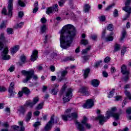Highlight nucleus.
<instances>
[{
    "label": "nucleus",
    "mask_w": 131,
    "mask_h": 131,
    "mask_svg": "<svg viewBox=\"0 0 131 131\" xmlns=\"http://www.w3.org/2000/svg\"><path fill=\"white\" fill-rule=\"evenodd\" d=\"M76 36V29L74 25L68 24L65 25L60 31V47L66 50L71 47L73 39Z\"/></svg>",
    "instance_id": "nucleus-1"
},
{
    "label": "nucleus",
    "mask_w": 131,
    "mask_h": 131,
    "mask_svg": "<svg viewBox=\"0 0 131 131\" xmlns=\"http://www.w3.org/2000/svg\"><path fill=\"white\" fill-rule=\"evenodd\" d=\"M116 111H117V107H111V110H108L106 112L105 117L102 115H100L96 118V120L99 121L100 124H104V122H106L107 120L109 119L111 117H114L116 120H118V119H119V117L122 114V110L120 109L118 113H114L115 112H116Z\"/></svg>",
    "instance_id": "nucleus-2"
},
{
    "label": "nucleus",
    "mask_w": 131,
    "mask_h": 131,
    "mask_svg": "<svg viewBox=\"0 0 131 131\" xmlns=\"http://www.w3.org/2000/svg\"><path fill=\"white\" fill-rule=\"evenodd\" d=\"M21 73L23 75L26 76V78L23 80L24 83H27L29 80L32 78V76L33 79H35V80H37V78H38L36 75H34V70H31L30 71L23 70L21 71Z\"/></svg>",
    "instance_id": "nucleus-3"
},
{
    "label": "nucleus",
    "mask_w": 131,
    "mask_h": 131,
    "mask_svg": "<svg viewBox=\"0 0 131 131\" xmlns=\"http://www.w3.org/2000/svg\"><path fill=\"white\" fill-rule=\"evenodd\" d=\"M70 112H71V110L67 109L64 113V115H61L62 119L64 121H67V120H72V119H76L77 118V113H73L69 114Z\"/></svg>",
    "instance_id": "nucleus-4"
},
{
    "label": "nucleus",
    "mask_w": 131,
    "mask_h": 131,
    "mask_svg": "<svg viewBox=\"0 0 131 131\" xmlns=\"http://www.w3.org/2000/svg\"><path fill=\"white\" fill-rule=\"evenodd\" d=\"M14 0H9L8 1V6L7 7L8 12H7V9L6 7H4L2 10V13L3 15H5L8 16L10 18H12V16H13V2Z\"/></svg>",
    "instance_id": "nucleus-5"
},
{
    "label": "nucleus",
    "mask_w": 131,
    "mask_h": 131,
    "mask_svg": "<svg viewBox=\"0 0 131 131\" xmlns=\"http://www.w3.org/2000/svg\"><path fill=\"white\" fill-rule=\"evenodd\" d=\"M54 118H55L54 115H53L51 117L50 120L47 123V124L45 127V130L46 131L51 130L52 128V126L54 125V123H58V121H59V118H58V117H56V120L55 121H54Z\"/></svg>",
    "instance_id": "nucleus-6"
},
{
    "label": "nucleus",
    "mask_w": 131,
    "mask_h": 131,
    "mask_svg": "<svg viewBox=\"0 0 131 131\" xmlns=\"http://www.w3.org/2000/svg\"><path fill=\"white\" fill-rule=\"evenodd\" d=\"M121 72L123 75H124L123 78V80L125 81L128 80V78L129 77V75L130 74V72H129V70H128L126 68V66L125 64H123L121 67Z\"/></svg>",
    "instance_id": "nucleus-7"
},
{
    "label": "nucleus",
    "mask_w": 131,
    "mask_h": 131,
    "mask_svg": "<svg viewBox=\"0 0 131 131\" xmlns=\"http://www.w3.org/2000/svg\"><path fill=\"white\" fill-rule=\"evenodd\" d=\"M86 121H88V118L84 116L83 119L81 121L82 124L78 122H76L75 124L77 129H78L79 131H85V128L83 127V124L85 125V123H87Z\"/></svg>",
    "instance_id": "nucleus-8"
},
{
    "label": "nucleus",
    "mask_w": 131,
    "mask_h": 131,
    "mask_svg": "<svg viewBox=\"0 0 131 131\" xmlns=\"http://www.w3.org/2000/svg\"><path fill=\"white\" fill-rule=\"evenodd\" d=\"M72 92H73V90L72 89H68L66 92V94L64 95L63 98L64 103H67L70 101V99L72 98Z\"/></svg>",
    "instance_id": "nucleus-9"
},
{
    "label": "nucleus",
    "mask_w": 131,
    "mask_h": 131,
    "mask_svg": "<svg viewBox=\"0 0 131 131\" xmlns=\"http://www.w3.org/2000/svg\"><path fill=\"white\" fill-rule=\"evenodd\" d=\"M67 73H68L67 70L59 71L57 73V79L59 81H62V80H64V79H65V76L67 75Z\"/></svg>",
    "instance_id": "nucleus-10"
},
{
    "label": "nucleus",
    "mask_w": 131,
    "mask_h": 131,
    "mask_svg": "<svg viewBox=\"0 0 131 131\" xmlns=\"http://www.w3.org/2000/svg\"><path fill=\"white\" fill-rule=\"evenodd\" d=\"M8 53L9 49H8V48H5L1 54L2 60H10V59H11V56L8 55Z\"/></svg>",
    "instance_id": "nucleus-11"
},
{
    "label": "nucleus",
    "mask_w": 131,
    "mask_h": 131,
    "mask_svg": "<svg viewBox=\"0 0 131 131\" xmlns=\"http://www.w3.org/2000/svg\"><path fill=\"white\" fill-rule=\"evenodd\" d=\"M58 4H55L54 6L48 8L47 9L46 13L47 14V15H50V14H53V13H56V12H58Z\"/></svg>",
    "instance_id": "nucleus-12"
},
{
    "label": "nucleus",
    "mask_w": 131,
    "mask_h": 131,
    "mask_svg": "<svg viewBox=\"0 0 131 131\" xmlns=\"http://www.w3.org/2000/svg\"><path fill=\"white\" fill-rule=\"evenodd\" d=\"M94 100L93 99H89L86 101V103L82 106L83 107L86 109H90L94 106Z\"/></svg>",
    "instance_id": "nucleus-13"
},
{
    "label": "nucleus",
    "mask_w": 131,
    "mask_h": 131,
    "mask_svg": "<svg viewBox=\"0 0 131 131\" xmlns=\"http://www.w3.org/2000/svg\"><path fill=\"white\" fill-rule=\"evenodd\" d=\"M131 0H127L125 2V7L123 8V11L127 12V13H131V7H129L130 5Z\"/></svg>",
    "instance_id": "nucleus-14"
},
{
    "label": "nucleus",
    "mask_w": 131,
    "mask_h": 131,
    "mask_svg": "<svg viewBox=\"0 0 131 131\" xmlns=\"http://www.w3.org/2000/svg\"><path fill=\"white\" fill-rule=\"evenodd\" d=\"M88 90H89L88 87L83 86L80 89L79 92L83 94L84 96L88 97V96H90V92L88 91Z\"/></svg>",
    "instance_id": "nucleus-15"
},
{
    "label": "nucleus",
    "mask_w": 131,
    "mask_h": 131,
    "mask_svg": "<svg viewBox=\"0 0 131 131\" xmlns=\"http://www.w3.org/2000/svg\"><path fill=\"white\" fill-rule=\"evenodd\" d=\"M38 54V51L37 50H34L32 52V54L31 56V61L32 62H34V61L36 60L38 58L37 55Z\"/></svg>",
    "instance_id": "nucleus-16"
},
{
    "label": "nucleus",
    "mask_w": 131,
    "mask_h": 131,
    "mask_svg": "<svg viewBox=\"0 0 131 131\" xmlns=\"http://www.w3.org/2000/svg\"><path fill=\"white\" fill-rule=\"evenodd\" d=\"M91 83L94 88H98L100 85V81L98 79H94L91 80Z\"/></svg>",
    "instance_id": "nucleus-17"
},
{
    "label": "nucleus",
    "mask_w": 131,
    "mask_h": 131,
    "mask_svg": "<svg viewBox=\"0 0 131 131\" xmlns=\"http://www.w3.org/2000/svg\"><path fill=\"white\" fill-rule=\"evenodd\" d=\"M55 88L51 90L52 95H57L59 90L58 89V87L59 86V84H55Z\"/></svg>",
    "instance_id": "nucleus-18"
},
{
    "label": "nucleus",
    "mask_w": 131,
    "mask_h": 131,
    "mask_svg": "<svg viewBox=\"0 0 131 131\" xmlns=\"http://www.w3.org/2000/svg\"><path fill=\"white\" fill-rule=\"evenodd\" d=\"M8 92L9 93V98H12V97L16 95V93L14 91V88L13 87H9Z\"/></svg>",
    "instance_id": "nucleus-19"
},
{
    "label": "nucleus",
    "mask_w": 131,
    "mask_h": 131,
    "mask_svg": "<svg viewBox=\"0 0 131 131\" xmlns=\"http://www.w3.org/2000/svg\"><path fill=\"white\" fill-rule=\"evenodd\" d=\"M91 10V5L89 4H85L83 6V11L84 13H89Z\"/></svg>",
    "instance_id": "nucleus-20"
},
{
    "label": "nucleus",
    "mask_w": 131,
    "mask_h": 131,
    "mask_svg": "<svg viewBox=\"0 0 131 131\" xmlns=\"http://www.w3.org/2000/svg\"><path fill=\"white\" fill-rule=\"evenodd\" d=\"M20 49V46L16 45L14 47H13L11 50V54L14 55V54H16L19 49Z\"/></svg>",
    "instance_id": "nucleus-21"
},
{
    "label": "nucleus",
    "mask_w": 131,
    "mask_h": 131,
    "mask_svg": "<svg viewBox=\"0 0 131 131\" xmlns=\"http://www.w3.org/2000/svg\"><path fill=\"white\" fill-rule=\"evenodd\" d=\"M83 76H84V78H86L88 77V76H89V74H90V72H91V69H86L84 70H83Z\"/></svg>",
    "instance_id": "nucleus-22"
},
{
    "label": "nucleus",
    "mask_w": 131,
    "mask_h": 131,
    "mask_svg": "<svg viewBox=\"0 0 131 131\" xmlns=\"http://www.w3.org/2000/svg\"><path fill=\"white\" fill-rule=\"evenodd\" d=\"M22 91L26 96H28L30 94V90L27 87L23 88Z\"/></svg>",
    "instance_id": "nucleus-23"
},
{
    "label": "nucleus",
    "mask_w": 131,
    "mask_h": 131,
    "mask_svg": "<svg viewBox=\"0 0 131 131\" xmlns=\"http://www.w3.org/2000/svg\"><path fill=\"white\" fill-rule=\"evenodd\" d=\"M34 8L33 10V14H35V13H36L38 11V2L37 1H36L34 4Z\"/></svg>",
    "instance_id": "nucleus-24"
},
{
    "label": "nucleus",
    "mask_w": 131,
    "mask_h": 131,
    "mask_svg": "<svg viewBox=\"0 0 131 131\" xmlns=\"http://www.w3.org/2000/svg\"><path fill=\"white\" fill-rule=\"evenodd\" d=\"M35 105L32 101H27L25 104V106H27L28 107H30V108H32L33 106Z\"/></svg>",
    "instance_id": "nucleus-25"
},
{
    "label": "nucleus",
    "mask_w": 131,
    "mask_h": 131,
    "mask_svg": "<svg viewBox=\"0 0 131 131\" xmlns=\"http://www.w3.org/2000/svg\"><path fill=\"white\" fill-rule=\"evenodd\" d=\"M18 111H19V114H24L26 112V108L23 106H20Z\"/></svg>",
    "instance_id": "nucleus-26"
},
{
    "label": "nucleus",
    "mask_w": 131,
    "mask_h": 131,
    "mask_svg": "<svg viewBox=\"0 0 131 131\" xmlns=\"http://www.w3.org/2000/svg\"><path fill=\"white\" fill-rule=\"evenodd\" d=\"M31 116H32V113L31 112L28 113L26 118V121H29L31 119Z\"/></svg>",
    "instance_id": "nucleus-27"
},
{
    "label": "nucleus",
    "mask_w": 131,
    "mask_h": 131,
    "mask_svg": "<svg viewBox=\"0 0 131 131\" xmlns=\"http://www.w3.org/2000/svg\"><path fill=\"white\" fill-rule=\"evenodd\" d=\"M23 25H24V23L21 22L20 23L14 26V28H15V29H18V28H21Z\"/></svg>",
    "instance_id": "nucleus-28"
},
{
    "label": "nucleus",
    "mask_w": 131,
    "mask_h": 131,
    "mask_svg": "<svg viewBox=\"0 0 131 131\" xmlns=\"http://www.w3.org/2000/svg\"><path fill=\"white\" fill-rule=\"evenodd\" d=\"M40 124H41L40 122H36L34 123V124L33 125V126L35 127V129H34L35 131H36V129H37V126H39Z\"/></svg>",
    "instance_id": "nucleus-29"
},
{
    "label": "nucleus",
    "mask_w": 131,
    "mask_h": 131,
    "mask_svg": "<svg viewBox=\"0 0 131 131\" xmlns=\"http://www.w3.org/2000/svg\"><path fill=\"white\" fill-rule=\"evenodd\" d=\"M83 59L82 63H85L90 59V55L84 56L82 57Z\"/></svg>",
    "instance_id": "nucleus-30"
},
{
    "label": "nucleus",
    "mask_w": 131,
    "mask_h": 131,
    "mask_svg": "<svg viewBox=\"0 0 131 131\" xmlns=\"http://www.w3.org/2000/svg\"><path fill=\"white\" fill-rule=\"evenodd\" d=\"M81 45H83V46H86L89 43V40L87 39H82L80 41Z\"/></svg>",
    "instance_id": "nucleus-31"
},
{
    "label": "nucleus",
    "mask_w": 131,
    "mask_h": 131,
    "mask_svg": "<svg viewBox=\"0 0 131 131\" xmlns=\"http://www.w3.org/2000/svg\"><path fill=\"white\" fill-rule=\"evenodd\" d=\"M125 35H126V32L125 31H123L122 32V36L120 39V41H122V40L124 39V37H125Z\"/></svg>",
    "instance_id": "nucleus-32"
},
{
    "label": "nucleus",
    "mask_w": 131,
    "mask_h": 131,
    "mask_svg": "<svg viewBox=\"0 0 131 131\" xmlns=\"http://www.w3.org/2000/svg\"><path fill=\"white\" fill-rule=\"evenodd\" d=\"M7 32L8 34H13L14 33V30L12 28H8L7 29Z\"/></svg>",
    "instance_id": "nucleus-33"
},
{
    "label": "nucleus",
    "mask_w": 131,
    "mask_h": 131,
    "mask_svg": "<svg viewBox=\"0 0 131 131\" xmlns=\"http://www.w3.org/2000/svg\"><path fill=\"white\" fill-rule=\"evenodd\" d=\"M120 49V45L118 44H116L115 46V48L114 49V52H117V51H119Z\"/></svg>",
    "instance_id": "nucleus-34"
},
{
    "label": "nucleus",
    "mask_w": 131,
    "mask_h": 131,
    "mask_svg": "<svg viewBox=\"0 0 131 131\" xmlns=\"http://www.w3.org/2000/svg\"><path fill=\"white\" fill-rule=\"evenodd\" d=\"M114 93H115V89H113L110 92V94L108 95V98H112V97H113V95H114Z\"/></svg>",
    "instance_id": "nucleus-35"
},
{
    "label": "nucleus",
    "mask_w": 131,
    "mask_h": 131,
    "mask_svg": "<svg viewBox=\"0 0 131 131\" xmlns=\"http://www.w3.org/2000/svg\"><path fill=\"white\" fill-rule=\"evenodd\" d=\"M42 106H43V102H41V103H39L36 106L37 110H40V109H42Z\"/></svg>",
    "instance_id": "nucleus-36"
},
{
    "label": "nucleus",
    "mask_w": 131,
    "mask_h": 131,
    "mask_svg": "<svg viewBox=\"0 0 131 131\" xmlns=\"http://www.w3.org/2000/svg\"><path fill=\"white\" fill-rule=\"evenodd\" d=\"M91 50V47H88L86 48L85 49H84L82 51V54H87L88 52Z\"/></svg>",
    "instance_id": "nucleus-37"
},
{
    "label": "nucleus",
    "mask_w": 131,
    "mask_h": 131,
    "mask_svg": "<svg viewBox=\"0 0 131 131\" xmlns=\"http://www.w3.org/2000/svg\"><path fill=\"white\" fill-rule=\"evenodd\" d=\"M113 37L111 36H107V37L105 38L106 41H112L113 40Z\"/></svg>",
    "instance_id": "nucleus-38"
},
{
    "label": "nucleus",
    "mask_w": 131,
    "mask_h": 131,
    "mask_svg": "<svg viewBox=\"0 0 131 131\" xmlns=\"http://www.w3.org/2000/svg\"><path fill=\"white\" fill-rule=\"evenodd\" d=\"M47 30V27H46V25H43L42 27H41V33H43L46 32V31Z\"/></svg>",
    "instance_id": "nucleus-39"
},
{
    "label": "nucleus",
    "mask_w": 131,
    "mask_h": 131,
    "mask_svg": "<svg viewBox=\"0 0 131 131\" xmlns=\"http://www.w3.org/2000/svg\"><path fill=\"white\" fill-rule=\"evenodd\" d=\"M64 4H65V0H60V1L58 2L59 7H63Z\"/></svg>",
    "instance_id": "nucleus-40"
},
{
    "label": "nucleus",
    "mask_w": 131,
    "mask_h": 131,
    "mask_svg": "<svg viewBox=\"0 0 131 131\" xmlns=\"http://www.w3.org/2000/svg\"><path fill=\"white\" fill-rule=\"evenodd\" d=\"M20 61L23 63H25V61H26V57L25 56H24V55H22L20 57Z\"/></svg>",
    "instance_id": "nucleus-41"
},
{
    "label": "nucleus",
    "mask_w": 131,
    "mask_h": 131,
    "mask_svg": "<svg viewBox=\"0 0 131 131\" xmlns=\"http://www.w3.org/2000/svg\"><path fill=\"white\" fill-rule=\"evenodd\" d=\"M39 101L38 97H35L33 99V102L35 105Z\"/></svg>",
    "instance_id": "nucleus-42"
},
{
    "label": "nucleus",
    "mask_w": 131,
    "mask_h": 131,
    "mask_svg": "<svg viewBox=\"0 0 131 131\" xmlns=\"http://www.w3.org/2000/svg\"><path fill=\"white\" fill-rule=\"evenodd\" d=\"M113 7H114V4L110 5L109 6H108L105 9V11H110V10H111V9H112L113 8Z\"/></svg>",
    "instance_id": "nucleus-43"
},
{
    "label": "nucleus",
    "mask_w": 131,
    "mask_h": 131,
    "mask_svg": "<svg viewBox=\"0 0 131 131\" xmlns=\"http://www.w3.org/2000/svg\"><path fill=\"white\" fill-rule=\"evenodd\" d=\"M18 4L20 7H25V3L21 0H18Z\"/></svg>",
    "instance_id": "nucleus-44"
},
{
    "label": "nucleus",
    "mask_w": 131,
    "mask_h": 131,
    "mask_svg": "<svg viewBox=\"0 0 131 131\" xmlns=\"http://www.w3.org/2000/svg\"><path fill=\"white\" fill-rule=\"evenodd\" d=\"M100 21H101L102 22H104L106 20V17H105L104 15H102L98 17Z\"/></svg>",
    "instance_id": "nucleus-45"
},
{
    "label": "nucleus",
    "mask_w": 131,
    "mask_h": 131,
    "mask_svg": "<svg viewBox=\"0 0 131 131\" xmlns=\"http://www.w3.org/2000/svg\"><path fill=\"white\" fill-rule=\"evenodd\" d=\"M126 113L128 115H130V114H131V107H127L126 109Z\"/></svg>",
    "instance_id": "nucleus-46"
},
{
    "label": "nucleus",
    "mask_w": 131,
    "mask_h": 131,
    "mask_svg": "<svg viewBox=\"0 0 131 131\" xmlns=\"http://www.w3.org/2000/svg\"><path fill=\"white\" fill-rule=\"evenodd\" d=\"M107 29V30H110V31H112L113 30V25L112 24L108 25Z\"/></svg>",
    "instance_id": "nucleus-47"
},
{
    "label": "nucleus",
    "mask_w": 131,
    "mask_h": 131,
    "mask_svg": "<svg viewBox=\"0 0 131 131\" xmlns=\"http://www.w3.org/2000/svg\"><path fill=\"white\" fill-rule=\"evenodd\" d=\"M111 60V58H110V57L107 56L104 58V63H109Z\"/></svg>",
    "instance_id": "nucleus-48"
},
{
    "label": "nucleus",
    "mask_w": 131,
    "mask_h": 131,
    "mask_svg": "<svg viewBox=\"0 0 131 131\" xmlns=\"http://www.w3.org/2000/svg\"><path fill=\"white\" fill-rule=\"evenodd\" d=\"M114 17H118V10L117 9H115L113 13Z\"/></svg>",
    "instance_id": "nucleus-49"
},
{
    "label": "nucleus",
    "mask_w": 131,
    "mask_h": 131,
    "mask_svg": "<svg viewBox=\"0 0 131 131\" xmlns=\"http://www.w3.org/2000/svg\"><path fill=\"white\" fill-rule=\"evenodd\" d=\"M6 24L5 22L3 21L0 25V29H4V28H6Z\"/></svg>",
    "instance_id": "nucleus-50"
},
{
    "label": "nucleus",
    "mask_w": 131,
    "mask_h": 131,
    "mask_svg": "<svg viewBox=\"0 0 131 131\" xmlns=\"http://www.w3.org/2000/svg\"><path fill=\"white\" fill-rule=\"evenodd\" d=\"M64 61H74V58L72 57H68L64 59Z\"/></svg>",
    "instance_id": "nucleus-51"
},
{
    "label": "nucleus",
    "mask_w": 131,
    "mask_h": 131,
    "mask_svg": "<svg viewBox=\"0 0 131 131\" xmlns=\"http://www.w3.org/2000/svg\"><path fill=\"white\" fill-rule=\"evenodd\" d=\"M23 16H24V12H23V11H20L18 12L19 18H22Z\"/></svg>",
    "instance_id": "nucleus-52"
},
{
    "label": "nucleus",
    "mask_w": 131,
    "mask_h": 131,
    "mask_svg": "<svg viewBox=\"0 0 131 131\" xmlns=\"http://www.w3.org/2000/svg\"><path fill=\"white\" fill-rule=\"evenodd\" d=\"M102 62H103V61L102 60H100L99 61L96 62L95 64V67H99V66H100V64H101V63H102Z\"/></svg>",
    "instance_id": "nucleus-53"
},
{
    "label": "nucleus",
    "mask_w": 131,
    "mask_h": 131,
    "mask_svg": "<svg viewBox=\"0 0 131 131\" xmlns=\"http://www.w3.org/2000/svg\"><path fill=\"white\" fill-rule=\"evenodd\" d=\"M11 127H12V128L14 129V130H18V129H19V128H20V127L19 126H17V125H13L11 126Z\"/></svg>",
    "instance_id": "nucleus-54"
},
{
    "label": "nucleus",
    "mask_w": 131,
    "mask_h": 131,
    "mask_svg": "<svg viewBox=\"0 0 131 131\" xmlns=\"http://www.w3.org/2000/svg\"><path fill=\"white\" fill-rule=\"evenodd\" d=\"M111 72L112 74L116 72V69H115V67H111Z\"/></svg>",
    "instance_id": "nucleus-55"
},
{
    "label": "nucleus",
    "mask_w": 131,
    "mask_h": 131,
    "mask_svg": "<svg viewBox=\"0 0 131 131\" xmlns=\"http://www.w3.org/2000/svg\"><path fill=\"white\" fill-rule=\"evenodd\" d=\"M125 95H126V96H127V97H128V98H129L130 96V93L128 91H127V90H125L124 92Z\"/></svg>",
    "instance_id": "nucleus-56"
},
{
    "label": "nucleus",
    "mask_w": 131,
    "mask_h": 131,
    "mask_svg": "<svg viewBox=\"0 0 131 131\" xmlns=\"http://www.w3.org/2000/svg\"><path fill=\"white\" fill-rule=\"evenodd\" d=\"M0 40L1 41H5V36L4 35V34H1L0 36Z\"/></svg>",
    "instance_id": "nucleus-57"
},
{
    "label": "nucleus",
    "mask_w": 131,
    "mask_h": 131,
    "mask_svg": "<svg viewBox=\"0 0 131 131\" xmlns=\"http://www.w3.org/2000/svg\"><path fill=\"white\" fill-rule=\"evenodd\" d=\"M6 91H7V89L4 86H0V92H6Z\"/></svg>",
    "instance_id": "nucleus-58"
},
{
    "label": "nucleus",
    "mask_w": 131,
    "mask_h": 131,
    "mask_svg": "<svg viewBox=\"0 0 131 131\" xmlns=\"http://www.w3.org/2000/svg\"><path fill=\"white\" fill-rule=\"evenodd\" d=\"M40 21L43 24H45V23H47V19H46V18L45 17H42V18H41Z\"/></svg>",
    "instance_id": "nucleus-59"
},
{
    "label": "nucleus",
    "mask_w": 131,
    "mask_h": 131,
    "mask_svg": "<svg viewBox=\"0 0 131 131\" xmlns=\"http://www.w3.org/2000/svg\"><path fill=\"white\" fill-rule=\"evenodd\" d=\"M125 52H126V49L125 48H124L121 50V54L122 56H124V54H125Z\"/></svg>",
    "instance_id": "nucleus-60"
},
{
    "label": "nucleus",
    "mask_w": 131,
    "mask_h": 131,
    "mask_svg": "<svg viewBox=\"0 0 131 131\" xmlns=\"http://www.w3.org/2000/svg\"><path fill=\"white\" fill-rule=\"evenodd\" d=\"M102 75L103 77H108V73H107L106 71H103L102 72Z\"/></svg>",
    "instance_id": "nucleus-61"
},
{
    "label": "nucleus",
    "mask_w": 131,
    "mask_h": 131,
    "mask_svg": "<svg viewBox=\"0 0 131 131\" xmlns=\"http://www.w3.org/2000/svg\"><path fill=\"white\" fill-rule=\"evenodd\" d=\"M40 114V112L39 111H36V112H34L33 113L34 116H38Z\"/></svg>",
    "instance_id": "nucleus-62"
},
{
    "label": "nucleus",
    "mask_w": 131,
    "mask_h": 131,
    "mask_svg": "<svg viewBox=\"0 0 131 131\" xmlns=\"http://www.w3.org/2000/svg\"><path fill=\"white\" fill-rule=\"evenodd\" d=\"M23 94H24V92H23V91H19V92H18V97H19V98H21V97H22V96H23Z\"/></svg>",
    "instance_id": "nucleus-63"
},
{
    "label": "nucleus",
    "mask_w": 131,
    "mask_h": 131,
    "mask_svg": "<svg viewBox=\"0 0 131 131\" xmlns=\"http://www.w3.org/2000/svg\"><path fill=\"white\" fill-rule=\"evenodd\" d=\"M14 70H15V66H11V67H10L9 68V71L10 72H13V71H14Z\"/></svg>",
    "instance_id": "nucleus-64"
}]
</instances>
